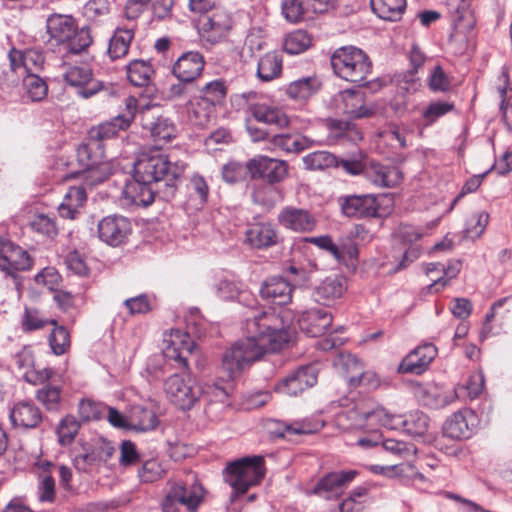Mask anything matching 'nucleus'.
Returning a JSON list of instances; mask_svg holds the SVG:
<instances>
[{
  "label": "nucleus",
  "mask_w": 512,
  "mask_h": 512,
  "mask_svg": "<svg viewBox=\"0 0 512 512\" xmlns=\"http://www.w3.org/2000/svg\"><path fill=\"white\" fill-rule=\"evenodd\" d=\"M358 475V471L339 470L325 474L312 489L306 491L307 496L316 495L326 500L337 496V490L348 486Z\"/></svg>",
  "instance_id": "2eb2a0df"
},
{
  "label": "nucleus",
  "mask_w": 512,
  "mask_h": 512,
  "mask_svg": "<svg viewBox=\"0 0 512 512\" xmlns=\"http://www.w3.org/2000/svg\"><path fill=\"white\" fill-rule=\"evenodd\" d=\"M372 11L381 19L398 21L406 10V0H370Z\"/></svg>",
  "instance_id": "473e14b6"
},
{
  "label": "nucleus",
  "mask_w": 512,
  "mask_h": 512,
  "mask_svg": "<svg viewBox=\"0 0 512 512\" xmlns=\"http://www.w3.org/2000/svg\"><path fill=\"white\" fill-rule=\"evenodd\" d=\"M46 27L51 38L64 44L68 53L80 54L93 43L90 27L79 28L71 15L52 14L47 18Z\"/></svg>",
  "instance_id": "423d86ee"
},
{
  "label": "nucleus",
  "mask_w": 512,
  "mask_h": 512,
  "mask_svg": "<svg viewBox=\"0 0 512 512\" xmlns=\"http://www.w3.org/2000/svg\"><path fill=\"white\" fill-rule=\"evenodd\" d=\"M62 389L60 386L47 383L35 393V398L43 404L49 412H58L61 409Z\"/></svg>",
  "instance_id": "ea45409f"
},
{
  "label": "nucleus",
  "mask_w": 512,
  "mask_h": 512,
  "mask_svg": "<svg viewBox=\"0 0 512 512\" xmlns=\"http://www.w3.org/2000/svg\"><path fill=\"white\" fill-rule=\"evenodd\" d=\"M131 233L132 223L130 219L119 214L103 217L97 225L98 238L111 247L124 245Z\"/></svg>",
  "instance_id": "f8f14e48"
},
{
  "label": "nucleus",
  "mask_w": 512,
  "mask_h": 512,
  "mask_svg": "<svg viewBox=\"0 0 512 512\" xmlns=\"http://www.w3.org/2000/svg\"><path fill=\"white\" fill-rule=\"evenodd\" d=\"M78 410L79 415L84 422L99 420L102 418L101 406L92 400H81L78 406Z\"/></svg>",
  "instance_id": "774afa93"
},
{
  "label": "nucleus",
  "mask_w": 512,
  "mask_h": 512,
  "mask_svg": "<svg viewBox=\"0 0 512 512\" xmlns=\"http://www.w3.org/2000/svg\"><path fill=\"white\" fill-rule=\"evenodd\" d=\"M278 191L274 186L267 184L256 186L252 192V200L255 204L270 208L275 204L274 195Z\"/></svg>",
  "instance_id": "052dcab7"
},
{
  "label": "nucleus",
  "mask_w": 512,
  "mask_h": 512,
  "mask_svg": "<svg viewBox=\"0 0 512 512\" xmlns=\"http://www.w3.org/2000/svg\"><path fill=\"white\" fill-rule=\"evenodd\" d=\"M70 87L77 89L83 98H89L102 89V82L93 78L92 70L86 66H70L63 75Z\"/></svg>",
  "instance_id": "a211bd4d"
},
{
  "label": "nucleus",
  "mask_w": 512,
  "mask_h": 512,
  "mask_svg": "<svg viewBox=\"0 0 512 512\" xmlns=\"http://www.w3.org/2000/svg\"><path fill=\"white\" fill-rule=\"evenodd\" d=\"M156 196L162 199L161 188L138 179L134 174L133 180L124 186L121 199L125 205L147 207L154 202Z\"/></svg>",
  "instance_id": "dca6fc26"
},
{
  "label": "nucleus",
  "mask_w": 512,
  "mask_h": 512,
  "mask_svg": "<svg viewBox=\"0 0 512 512\" xmlns=\"http://www.w3.org/2000/svg\"><path fill=\"white\" fill-rule=\"evenodd\" d=\"M56 325L55 319H43L37 309H25L22 320V327L24 331L31 332L43 328L45 325Z\"/></svg>",
  "instance_id": "13d9d810"
},
{
  "label": "nucleus",
  "mask_w": 512,
  "mask_h": 512,
  "mask_svg": "<svg viewBox=\"0 0 512 512\" xmlns=\"http://www.w3.org/2000/svg\"><path fill=\"white\" fill-rule=\"evenodd\" d=\"M292 314L265 311L247 319L248 336L235 342L222 357V369L229 379H234L252 362L266 353L281 350L292 339L295 329L291 327Z\"/></svg>",
  "instance_id": "f03ea898"
},
{
  "label": "nucleus",
  "mask_w": 512,
  "mask_h": 512,
  "mask_svg": "<svg viewBox=\"0 0 512 512\" xmlns=\"http://www.w3.org/2000/svg\"><path fill=\"white\" fill-rule=\"evenodd\" d=\"M488 222L489 214L485 211L472 215L466 222V227L463 231L464 238H479L483 234Z\"/></svg>",
  "instance_id": "8fccbe9b"
},
{
  "label": "nucleus",
  "mask_w": 512,
  "mask_h": 512,
  "mask_svg": "<svg viewBox=\"0 0 512 512\" xmlns=\"http://www.w3.org/2000/svg\"><path fill=\"white\" fill-rule=\"evenodd\" d=\"M251 180H262L267 185L282 182L288 175V164L284 160L259 155L246 162Z\"/></svg>",
  "instance_id": "9b49d317"
},
{
  "label": "nucleus",
  "mask_w": 512,
  "mask_h": 512,
  "mask_svg": "<svg viewBox=\"0 0 512 512\" xmlns=\"http://www.w3.org/2000/svg\"><path fill=\"white\" fill-rule=\"evenodd\" d=\"M85 18L91 22H102L110 13L108 0H89L83 8Z\"/></svg>",
  "instance_id": "3c124183"
},
{
  "label": "nucleus",
  "mask_w": 512,
  "mask_h": 512,
  "mask_svg": "<svg viewBox=\"0 0 512 512\" xmlns=\"http://www.w3.org/2000/svg\"><path fill=\"white\" fill-rule=\"evenodd\" d=\"M311 45V38L304 31L290 34L284 41V51L296 55L307 50Z\"/></svg>",
  "instance_id": "603ef678"
},
{
  "label": "nucleus",
  "mask_w": 512,
  "mask_h": 512,
  "mask_svg": "<svg viewBox=\"0 0 512 512\" xmlns=\"http://www.w3.org/2000/svg\"><path fill=\"white\" fill-rule=\"evenodd\" d=\"M429 428V417L421 411H413L405 415L403 432L412 437L424 436Z\"/></svg>",
  "instance_id": "c03bdc74"
},
{
  "label": "nucleus",
  "mask_w": 512,
  "mask_h": 512,
  "mask_svg": "<svg viewBox=\"0 0 512 512\" xmlns=\"http://www.w3.org/2000/svg\"><path fill=\"white\" fill-rule=\"evenodd\" d=\"M455 105L449 101H433L431 102L422 113L423 119L427 124L434 123L440 117L453 111Z\"/></svg>",
  "instance_id": "6e6d98bb"
},
{
  "label": "nucleus",
  "mask_w": 512,
  "mask_h": 512,
  "mask_svg": "<svg viewBox=\"0 0 512 512\" xmlns=\"http://www.w3.org/2000/svg\"><path fill=\"white\" fill-rule=\"evenodd\" d=\"M204 496L205 489L196 478L192 483H174L162 500V512H198Z\"/></svg>",
  "instance_id": "6e6552de"
},
{
  "label": "nucleus",
  "mask_w": 512,
  "mask_h": 512,
  "mask_svg": "<svg viewBox=\"0 0 512 512\" xmlns=\"http://www.w3.org/2000/svg\"><path fill=\"white\" fill-rule=\"evenodd\" d=\"M272 144L286 152L299 153L310 148L314 141L306 136H293L291 134H277L272 137Z\"/></svg>",
  "instance_id": "f704fd0d"
},
{
  "label": "nucleus",
  "mask_w": 512,
  "mask_h": 512,
  "mask_svg": "<svg viewBox=\"0 0 512 512\" xmlns=\"http://www.w3.org/2000/svg\"><path fill=\"white\" fill-rule=\"evenodd\" d=\"M33 262L26 250L0 236V270L6 276L15 279L17 272L30 270Z\"/></svg>",
  "instance_id": "ddd939ff"
},
{
  "label": "nucleus",
  "mask_w": 512,
  "mask_h": 512,
  "mask_svg": "<svg viewBox=\"0 0 512 512\" xmlns=\"http://www.w3.org/2000/svg\"><path fill=\"white\" fill-rule=\"evenodd\" d=\"M477 415L471 409L465 408L454 412L443 424L444 436L454 440H464L472 437L477 426Z\"/></svg>",
  "instance_id": "f3484780"
},
{
  "label": "nucleus",
  "mask_w": 512,
  "mask_h": 512,
  "mask_svg": "<svg viewBox=\"0 0 512 512\" xmlns=\"http://www.w3.org/2000/svg\"><path fill=\"white\" fill-rule=\"evenodd\" d=\"M306 170L317 171L339 167V159L328 151H315L303 157Z\"/></svg>",
  "instance_id": "4c0bfd02"
},
{
  "label": "nucleus",
  "mask_w": 512,
  "mask_h": 512,
  "mask_svg": "<svg viewBox=\"0 0 512 512\" xmlns=\"http://www.w3.org/2000/svg\"><path fill=\"white\" fill-rule=\"evenodd\" d=\"M362 417L364 420L375 419L382 426L391 430H404L405 415L391 414L382 407L363 412Z\"/></svg>",
  "instance_id": "58836bf2"
},
{
  "label": "nucleus",
  "mask_w": 512,
  "mask_h": 512,
  "mask_svg": "<svg viewBox=\"0 0 512 512\" xmlns=\"http://www.w3.org/2000/svg\"><path fill=\"white\" fill-rule=\"evenodd\" d=\"M264 458L262 456L245 457L228 464L225 480L233 488L231 500L245 494L251 486L257 485L264 477Z\"/></svg>",
  "instance_id": "0eeeda50"
},
{
  "label": "nucleus",
  "mask_w": 512,
  "mask_h": 512,
  "mask_svg": "<svg viewBox=\"0 0 512 512\" xmlns=\"http://www.w3.org/2000/svg\"><path fill=\"white\" fill-rule=\"evenodd\" d=\"M307 6L306 0H283L282 14L291 23L299 22Z\"/></svg>",
  "instance_id": "bf43d9fd"
},
{
  "label": "nucleus",
  "mask_w": 512,
  "mask_h": 512,
  "mask_svg": "<svg viewBox=\"0 0 512 512\" xmlns=\"http://www.w3.org/2000/svg\"><path fill=\"white\" fill-rule=\"evenodd\" d=\"M332 322L331 313L324 308H311L303 311L297 319L300 330L309 337L324 335Z\"/></svg>",
  "instance_id": "aec40b11"
},
{
  "label": "nucleus",
  "mask_w": 512,
  "mask_h": 512,
  "mask_svg": "<svg viewBox=\"0 0 512 512\" xmlns=\"http://www.w3.org/2000/svg\"><path fill=\"white\" fill-rule=\"evenodd\" d=\"M186 163H171L166 155L142 153L134 164L135 177L161 188L162 199L169 201L177 191L176 181L183 175Z\"/></svg>",
  "instance_id": "7ed1b4c3"
},
{
  "label": "nucleus",
  "mask_w": 512,
  "mask_h": 512,
  "mask_svg": "<svg viewBox=\"0 0 512 512\" xmlns=\"http://www.w3.org/2000/svg\"><path fill=\"white\" fill-rule=\"evenodd\" d=\"M410 68L398 75L399 88L406 92H409L411 87L415 91L416 88V74L418 69L425 62V55L421 52L418 45L414 44L409 53Z\"/></svg>",
  "instance_id": "c756f323"
},
{
  "label": "nucleus",
  "mask_w": 512,
  "mask_h": 512,
  "mask_svg": "<svg viewBox=\"0 0 512 512\" xmlns=\"http://www.w3.org/2000/svg\"><path fill=\"white\" fill-rule=\"evenodd\" d=\"M80 422L73 415H66L56 428L58 442L61 446L70 445L80 429Z\"/></svg>",
  "instance_id": "a18cd8bd"
},
{
  "label": "nucleus",
  "mask_w": 512,
  "mask_h": 512,
  "mask_svg": "<svg viewBox=\"0 0 512 512\" xmlns=\"http://www.w3.org/2000/svg\"><path fill=\"white\" fill-rule=\"evenodd\" d=\"M268 433L272 438H284L288 435H302L311 433L310 430L304 429L299 423H286L280 420H268L266 423Z\"/></svg>",
  "instance_id": "37998d69"
},
{
  "label": "nucleus",
  "mask_w": 512,
  "mask_h": 512,
  "mask_svg": "<svg viewBox=\"0 0 512 512\" xmlns=\"http://www.w3.org/2000/svg\"><path fill=\"white\" fill-rule=\"evenodd\" d=\"M82 451L76 454L73 458V465L79 472L87 473L93 467H97L91 451L87 449V442L81 443Z\"/></svg>",
  "instance_id": "69168bd1"
},
{
  "label": "nucleus",
  "mask_w": 512,
  "mask_h": 512,
  "mask_svg": "<svg viewBox=\"0 0 512 512\" xmlns=\"http://www.w3.org/2000/svg\"><path fill=\"white\" fill-rule=\"evenodd\" d=\"M317 380L318 369L316 366H301L279 381L275 386V391L287 396H297L306 389L313 387Z\"/></svg>",
  "instance_id": "4468645a"
},
{
  "label": "nucleus",
  "mask_w": 512,
  "mask_h": 512,
  "mask_svg": "<svg viewBox=\"0 0 512 512\" xmlns=\"http://www.w3.org/2000/svg\"><path fill=\"white\" fill-rule=\"evenodd\" d=\"M320 88L316 77H305L295 80L287 87V95L295 100H305L315 94Z\"/></svg>",
  "instance_id": "e433bc0d"
},
{
  "label": "nucleus",
  "mask_w": 512,
  "mask_h": 512,
  "mask_svg": "<svg viewBox=\"0 0 512 512\" xmlns=\"http://www.w3.org/2000/svg\"><path fill=\"white\" fill-rule=\"evenodd\" d=\"M246 240L254 248H268L277 244L278 233L270 223H255L247 229Z\"/></svg>",
  "instance_id": "a878e982"
},
{
  "label": "nucleus",
  "mask_w": 512,
  "mask_h": 512,
  "mask_svg": "<svg viewBox=\"0 0 512 512\" xmlns=\"http://www.w3.org/2000/svg\"><path fill=\"white\" fill-rule=\"evenodd\" d=\"M453 22L457 29L465 32H469L474 28V15L473 12L469 9V4L466 0H461L460 4L458 5Z\"/></svg>",
  "instance_id": "864d4df0"
},
{
  "label": "nucleus",
  "mask_w": 512,
  "mask_h": 512,
  "mask_svg": "<svg viewBox=\"0 0 512 512\" xmlns=\"http://www.w3.org/2000/svg\"><path fill=\"white\" fill-rule=\"evenodd\" d=\"M37 56L36 51L28 50V51H21L16 48H11L8 53V59L10 62V69L17 73L20 70H23V73H29L31 72V66H30V60L31 57Z\"/></svg>",
  "instance_id": "de8ad7c7"
},
{
  "label": "nucleus",
  "mask_w": 512,
  "mask_h": 512,
  "mask_svg": "<svg viewBox=\"0 0 512 512\" xmlns=\"http://www.w3.org/2000/svg\"><path fill=\"white\" fill-rule=\"evenodd\" d=\"M128 128L129 119L116 116L109 121L91 127L88 131V137L90 140L103 144V141L116 137L120 131H124Z\"/></svg>",
  "instance_id": "bb28decb"
},
{
  "label": "nucleus",
  "mask_w": 512,
  "mask_h": 512,
  "mask_svg": "<svg viewBox=\"0 0 512 512\" xmlns=\"http://www.w3.org/2000/svg\"><path fill=\"white\" fill-rule=\"evenodd\" d=\"M429 88L433 92H449L452 89L451 78L440 65H436L429 75Z\"/></svg>",
  "instance_id": "5fc2aeb1"
},
{
  "label": "nucleus",
  "mask_w": 512,
  "mask_h": 512,
  "mask_svg": "<svg viewBox=\"0 0 512 512\" xmlns=\"http://www.w3.org/2000/svg\"><path fill=\"white\" fill-rule=\"evenodd\" d=\"M9 418L14 428L31 430L40 426L44 416L35 403L29 400H21L11 407Z\"/></svg>",
  "instance_id": "6ab92c4d"
},
{
  "label": "nucleus",
  "mask_w": 512,
  "mask_h": 512,
  "mask_svg": "<svg viewBox=\"0 0 512 512\" xmlns=\"http://www.w3.org/2000/svg\"><path fill=\"white\" fill-rule=\"evenodd\" d=\"M87 449L91 451L97 467L107 463L116 452L114 444L104 437L87 442Z\"/></svg>",
  "instance_id": "79ce46f5"
},
{
  "label": "nucleus",
  "mask_w": 512,
  "mask_h": 512,
  "mask_svg": "<svg viewBox=\"0 0 512 512\" xmlns=\"http://www.w3.org/2000/svg\"><path fill=\"white\" fill-rule=\"evenodd\" d=\"M291 283L280 276H274L265 280L260 288V296L273 304L283 306L291 302Z\"/></svg>",
  "instance_id": "b1692460"
},
{
  "label": "nucleus",
  "mask_w": 512,
  "mask_h": 512,
  "mask_svg": "<svg viewBox=\"0 0 512 512\" xmlns=\"http://www.w3.org/2000/svg\"><path fill=\"white\" fill-rule=\"evenodd\" d=\"M127 77L130 83L137 87L148 86L155 73L150 60L134 59L127 66Z\"/></svg>",
  "instance_id": "2f4dec72"
},
{
  "label": "nucleus",
  "mask_w": 512,
  "mask_h": 512,
  "mask_svg": "<svg viewBox=\"0 0 512 512\" xmlns=\"http://www.w3.org/2000/svg\"><path fill=\"white\" fill-rule=\"evenodd\" d=\"M247 169L246 164L243 165L239 162H229L222 168V178L229 184H235L245 178Z\"/></svg>",
  "instance_id": "0e129e2a"
},
{
  "label": "nucleus",
  "mask_w": 512,
  "mask_h": 512,
  "mask_svg": "<svg viewBox=\"0 0 512 512\" xmlns=\"http://www.w3.org/2000/svg\"><path fill=\"white\" fill-rule=\"evenodd\" d=\"M363 173L374 185L384 188L395 187L403 177L398 168L375 162H371L370 166L364 167Z\"/></svg>",
  "instance_id": "393cba45"
},
{
  "label": "nucleus",
  "mask_w": 512,
  "mask_h": 512,
  "mask_svg": "<svg viewBox=\"0 0 512 512\" xmlns=\"http://www.w3.org/2000/svg\"><path fill=\"white\" fill-rule=\"evenodd\" d=\"M252 116L258 122L272 125L277 128L287 127L290 123L289 117L281 110L265 104H255L250 107Z\"/></svg>",
  "instance_id": "c85d7f7f"
},
{
  "label": "nucleus",
  "mask_w": 512,
  "mask_h": 512,
  "mask_svg": "<svg viewBox=\"0 0 512 512\" xmlns=\"http://www.w3.org/2000/svg\"><path fill=\"white\" fill-rule=\"evenodd\" d=\"M382 200L391 201L386 195L374 194L347 195L341 198V210L350 218H381L389 213V208L382 207Z\"/></svg>",
  "instance_id": "1a4fd4ad"
},
{
  "label": "nucleus",
  "mask_w": 512,
  "mask_h": 512,
  "mask_svg": "<svg viewBox=\"0 0 512 512\" xmlns=\"http://www.w3.org/2000/svg\"><path fill=\"white\" fill-rule=\"evenodd\" d=\"M344 290L345 286L342 278L327 277L315 287L312 297L315 302L327 305L329 302L340 298Z\"/></svg>",
  "instance_id": "cd10ccee"
},
{
  "label": "nucleus",
  "mask_w": 512,
  "mask_h": 512,
  "mask_svg": "<svg viewBox=\"0 0 512 512\" xmlns=\"http://www.w3.org/2000/svg\"><path fill=\"white\" fill-rule=\"evenodd\" d=\"M437 355V348L432 343L416 347L403 358L398 367L399 373L422 374Z\"/></svg>",
  "instance_id": "412c9836"
},
{
  "label": "nucleus",
  "mask_w": 512,
  "mask_h": 512,
  "mask_svg": "<svg viewBox=\"0 0 512 512\" xmlns=\"http://www.w3.org/2000/svg\"><path fill=\"white\" fill-rule=\"evenodd\" d=\"M205 61L200 52L183 53L172 68V74L180 81L194 82L202 73Z\"/></svg>",
  "instance_id": "4be33fe9"
},
{
  "label": "nucleus",
  "mask_w": 512,
  "mask_h": 512,
  "mask_svg": "<svg viewBox=\"0 0 512 512\" xmlns=\"http://www.w3.org/2000/svg\"><path fill=\"white\" fill-rule=\"evenodd\" d=\"M157 424L158 418L152 410L142 405L132 407L130 429H134L136 431H149L154 429Z\"/></svg>",
  "instance_id": "c9c22d12"
},
{
  "label": "nucleus",
  "mask_w": 512,
  "mask_h": 512,
  "mask_svg": "<svg viewBox=\"0 0 512 512\" xmlns=\"http://www.w3.org/2000/svg\"><path fill=\"white\" fill-rule=\"evenodd\" d=\"M134 38L132 29L118 28L110 38L108 45V54L112 60L124 57Z\"/></svg>",
  "instance_id": "72a5a7b5"
},
{
  "label": "nucleus",
  "mask_w": 512,
  "mask_h": 512,
  "mask_svg": "<svg viewBox=\"0 0 512 512\" xmlns=\"http://www.w3.org/2000/svg\"><path fill=\"white\" fill-rule=\"evenodd\" d=\"M30 226L35 232L50 238L55 237L58 233L54 218L44 214L36 215Z\"/></svg>",
  "instance_id": "680f3d73"
},
{
  "label": "nucleus",
  "mask_w": 512,
  "mask_h": 512,
  "mask_svg": "<svg viewBox=\"0 0 512 512\" xmlns=\"http://www.w3.org/2000/svg\"><path fill=\"white\" fill-rule=\"evenodd\" d=\"M196 344L188 334L179 340H171L164 350L163 364L148 365L145 369L147 381L150 383L163 379V389L169 401L180 410L186 411L194 407L201 398L208 402H224L228 398L226 388L217 384L205 387L194 383L188 377L189 360Z\"/></svg>",
  "instance_id": "f257e3e1"
},
{
  "label": "nucleus",
  "mask_w": 512,
  "mask_h": 512,
  "mask_svg": "<svg viewBox=\"0 0 512 512\" xmlns=\"http://www.w3.org/2000/svg\"><path fill=\"white\" fill-rule=\"evenodd\" d=\"M54 326L49 335V345L55 355H62L70 347V334L66 327L57 324Z\"/></svg>",
  "instance_id": "09e8293b"
},
{
  "label": "nucleus",
  "mask_w": 512,
  "mask_h": 512,
  "mask_svg": "<svg viewBox=\"0 0 512 512\" xmlns=\"http://www.w3.org/2000/svg\"><path fill=\"white\" fill-rule=\"evenodd\" d=\"M24 82L31 100L41 101L46 97L48 85L42 78L29 72Z\"/></svg>",
  "instance_id": "4d7b16f0"
},
{
  "label": "nucleus",
  "mask_w": 512,
  "mask_h": 512,
  "mask_svg": "<svg viewBox=\"0 0 512 512\" xmlns=\"http://www.w3.org/2000/svg\"><path fill=\"white\" fill-rule=\"evenodd\" d=\"M227 95V86L222 79H216L200 90V99L208 106H215L221 104Z\"/></svg>",
  "instance_id": "a19ab883"
},
{
  "label": "nucleus",
  "mask_w": 512,
  "mask_h": 512,
  "mask_svg": "<svg viewBox=\"0 0 512 512\" xmlns=\"http://www.w3.org/2000/svg\"><path fill=\"white\" fill-rule=\"evenodd\" d=\"M333 72L339 78L366 86L368 76L372 73V62L369 56L356 46H342L337 48L330 57Z\"/></svg>",
  "instance_id": "39448f33"
},
{
  "label": "nucleus",
  "mask_w": 512,
  "mask_h": 512,
  "mask_svg": "<svg viewBox=\"0 0 512 512\" xmlns=\"http://www.w3.org/2000/svg\"><path fill=\"white\" fill-rule=\"evenodd\" d=\"M282 63V55L279 52H267L258 61L257 77L264 82H269L279 77L282 72Z\"/></svg>",
  "instance_id": "7c9ffc66"
},
{
  "label": "nucleus",
  "mask_w": 512,
  "mask_h": 512,
  "mask_svg": "<svg viewBox=\"0 0 512 512\" xmlns=\"http://www.w3.org/2000/svg\"><path fill=\"white\" fill-rule=\"evenodd\" d=\"M76 161L79 170L71 172L69 178H81L87 187H95L113 174L112 166L106 160L104 145L89 138L77 147Z\"/></svg>",
  "instance_id": "20e7f679"
},
{
  "label": "nucleus",
  "mask_w": 512,
  "mask_h": 512,
  "mask_svg": "<svg viewBox=\"0 0 512 512\" xmlns=\"http://www.w3.org/2000/svg\"><path fill=\"white\" fill-rule=\"evenodd\" d=\"M232 26L231 18L223 12L215 11L207 16L202 23L205 32H214L217 36L227 33Z\"/></svg>",
  "instance_id": "49530a36"
},
{
  "label": "nucleus",
  "mask_w": 512,
  "mask_h": 512,
  "mask_svg": "<svg viewBox=\"0 0 512 512\" xmlns=\"http://www.w3.org/2000/svg\"><path fill=\"white\" fill-rule=\"evenodd\" d=\"M454 395H447L438 391L426 390L423 393L424 405L432 408L439 409L449 405L454 400Z\"/></svg>",
  "instance_id": "338daca9"
},
{
  "label": "nucleus",
  "mask_w": 512,
  "mask_h": 512,
  "mask_svg": "<svg viewBox=\"0 0 512 512\" xmlns=\"http://www.w3.org/2000/svg\"><path fill=\"white\" fill-rule=\"evenodd\" d=\"M140 124L145 134L155 142L158 148L177 136L174 121L154 108L145 107L140 111Z\"/></svg>",
  "instance_id": "9d476101"
},
{
  "label": "nucleus",
  "mask_w": 512,
  "mask_h": 512,
  "mask_svg": "<svg viewBox=\"0 0 512 512\" xmlns=\"http://www.w3.org/2000/svg\"><path fill=\"white\" fill-rule=\"evenodd\" d=\"M277 219L283 227L295 232H311L316 226V219L308 210L292 206L284 207Z\"/></svg>",
  "instance_id": "5701e85b"
},
{
  "label": "nucleus",
  "mask_w": 512,
  "mask_h": 512,
  "mask_svg": "<svg viewBox=\"0 0 512 512\" xmlns=\"http://www.w3.org/2000/svg\"><path fill=\"white\" fill-rule=\"evenodd\" d=\"M462 263L460 260H453L450 261L447 266L442 267V272L444 276L438 277L437 279H433V283L429 285V289H435V291H439V288L437 286H441L444 288L448 285V282L450 279L455 278L460 270H461Z\"/></svg>",
  "instance_id": "e2e57ef3"
}]
</instances>
